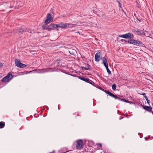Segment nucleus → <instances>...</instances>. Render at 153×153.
Returning a JSON list of instances; mask_svg holds the SVG:
<instances>
[{
  "label": "nucleus",
  "mask_w": 153,
  "mask_h": 153,
  "mask_svg": "<svg viewBox=\"0 0 153 153\" xmlns=\"http://www.w3.org/2000/svg\"><path fill=\"white\" fill-rule=\"evenodd\" d=\"M122 101H124L125 102H127V103H130L131 102V103H133V102H130L129 101L127 100H125L124 99H122Z\"/></svg>",
  "instance_id": "b1692460"
},
{
  "label": "nucleus",
  "mask_w": 153,
  "mask_h": 153,
  "mask_svg": "<svg viewBox=\"0 0 153 153\" xmlns=\"http://www.w3.org/2000/svg\"><path fill=\"white\" fill-rule=\"evenodd\" d=\"M134 38V36L132 33H128L125 34V38L131 40Z\"/></svg>",
  "instance_id": "6e6552de"
},
{
  "label": "nucleus",
  "mask_w": 153,
  "mask_h": 153,
  "mask_svg": "<svg viewBox=\"0 0 153 153\" xmlns=\"http://www.w3.org/2000/svg\"><path fill=\"white\" fill-rule=\"evenodd\" d=\"M66 28L68 27L72 28L73 27V24L70 23H66Z\"/></svg>",
  "instance_id": "a211bd4d"
},
{
  "label": "nucleus",
  "mask_w": 153,
  "mask_h": 153,
  "mask_svg": "<svg viewBox=\"0 0 153 153\" xmlns=\"http://www.w3.org/2000/svg\"><path fill=\"white\" fill-rule=\"evenodd\" d=\"M152 107L153 108V103H152Z\"/></svg>",
  "instance_id": "c03bdc74"
},
{
  "label": "nucleus",
  "mask_w": 153,
  "mask_h": 153,
  "mask_svg": "<svg viewBox=\"0 0 153 153\" xmlns=\"http://www.w3.org/2000/svg\"><path fill=\"white\" fill-rule=\"evenodd\" d=\"M74 115L76 117L77 116H78V113L77 112H75L74 114Z\"/></svg>",
  "instance_id": "72a5a7b5"
},
{
  "label": "nucleus",
  "mask_w": 153,
  "mask_h": 153,
  "mask_svg": "<svg viewBox=\"0 0 153 153\" xmlns=\"http://www.w3.org/2000/svg\"><path fill=\"white\" fill-rule=\"evenodd\" d=\"M88 65V68H86V67H84L83 66H81V68L82 70H88L89 69V67H90V65H89L88 64H87Z\"/></svg>",
  "instance_id": "dca6fc26"
},
{
  "label": "nucleus",
  "mask_w": 153,
  "mask_h": 153,
  "mask_svg": "<svg viewBox=\"0 0 153 153\" xmlns=\"http://www.w3.org/2000/svg\"><path fill=\"white\" fill-rule=\"evenodd\" d=\"M100 90H102H102H104L102 88L100 87Z\"/></svg>",
  "instance_id": "79ce46f5"
},
{
  "label": "nucleus",
  "mask_w": 153,
  "mask_h": 153,
  "mask_svg": "<svg viewBox=\"0 0 153 153\" xmlns=\"http://www.w3.org/2000/svg\"><path fill=\"white\" fill-rule=\"evenodd\" d=\"M118 36L120 37H122L125 38V34H123L122 35H119Z\"/></svg>",
  "instance_id": "bb28decb"
},
{
  "label": "nucleus",
  "mask_w": 153,
  "mask_h": 153,
  "mask_svg": "<svg viewBox=\"0 0 153 153\" xmlns=\"http://www.w3.org/2000/svg\"><path fill=\"white\" fill-rule=\"evenodd\" d=\"M39 71H40L41 73H44L46 72H51L55 71L54 68H47L41 70H39Z\"/></svg>",
  "instance_id": "423d86ee"
},
{
  "label": "nucleus",
  "mask_w": 153,
  "mask_h": 153,
  "mask_svg": "<svg viewBox=\"0 0 153 153\" xmlns=\"http://www.w3.org/2000/svg\"><path fill=\"white\" fill-rule=\"evenodd\" d=\"M117 2L118 3V4H119V7H120V8H122V7L121 6V4L120 3V2L118 1V0H117Z\"/></svg>",
  "instance_id": "cd10ccee"
},
{
  "label": "nucleus",
  "mask_w": 153,
  "mask_h": 153,
  "mask_svg": "<svg viewBox=\"0 0 153 153\" xmlns=\"http://www.w3.org/2000/svg\"><path fill=\"white\" fill-rule=\"evenodd\" d=\"M69 53H70L71 54H72V53H70V51H69Z\"/></svg>",
  "instance_id": "a18cd8bd"
},
{
  "label": "nucleus",
  "mask_w": 153,
  "mask_h": 153,
  "mask_svg": "<svg viewBox=\"0 0 153 153\" xmlns=\"http://www.w3.org/2000/svg\"><path fill=\"white\" fill-rule=\"evenodd\" d=\"M128 42L129 44H133L139 46H143L144 45V44L141 42L132 39H131V40H128Z\"/></svg>",
  "instance_id": "f03ea898"
},
{
  "label": "nucleus",
  "mask_w": 153,
  "mask_h": 153,
  "mask_svg": "<svg viewBox=\"0 0 153 153\" xmlns=\"http://www.w3.org/2000/svg\"><path fill=\"white\" fill-rule=\"evenodd\" d=\"M102 91L104 92L105 93H106L107 94H108V92H109V91H107V90H102Z\"/></svg>",
  "instance_id": "7c9ffc66"
},
{
  "label": "nucleus",
  "mask_w": 153,
  "mask_h": 153,
  "mask_svg": "<svg viewBox=\"0 0 153 153\" xmlns=\"http://www.w3.org/2000/svg\"><path fill=\"white\" fill-rule=\"evenodd\" d=\"M26 66H27V65H26L22 63V67H21V68H25L26 67Z\"/></svg>",
  "instance_id": "c756f323"
},
{
  "label": "nucleus",
  "mask_w": 153,
  "mask_h": 153,
  "mask_svg": "<svg viewBox=\"0 0 153 153\" xmlns=\"http://www.w3.org/2000/svg\"><path fill=\"white\" fill-rule=\"evenodd\" d=\"M3 66V64L2 63H0V68Z\"/></svg>",
  "instance_id": "c9c22d12"
},
{
  "label": "nucleus",
  "mask_w": 153,
  "mask_h": 153,
  "mask_svg": "<svg viewBox=\"0 0 153 153\" xmlns=\"http://www.w3.org/2000/svg\"><path fill=\"white\" fill-rule=\"evenodd\" d=\"M137 20L140 22H141V21L140 19H137Z\"/></svg>",
  "instance_id": "a19ab883"
},
{
  "label": "nucleus",
  "mask_w": 153,
  "mask_h": 153,
  "mask_svg": "<svg viewBox=\"0 0 153 153\" xmlns=\"http://www.w3.org/2000/svg\"><path fill=\"white\" fill-rule=\"evenodd\" d=\"M102 91L104 92L105 93H106L107 94H108V92H109V91H107V90H102Z\"/></svg>",
  "instance_id": "2f4dec72"
},
{
  "label": "nucleus",
  "mask_w": 153,
  "mask_h": 153,
  "mask_svg": "<svg viewBox=\"0 0 153 153\" xmlns=\"http://www.w3.org/2000/svg\"><path fill=\"white\" fill-rule=\"evenodd\" d=\"M73 76L78 78L79 79L82 80L83 81H84L93 85H94L93 84H94V83L89 78H85V77L83 76H77L76 75H74Z\"/></svg>",
  "instance_id": "7ed1b4c3"
},
{
  "label": "nucleus",
  "mask_w": 153,
  "mask_h": 153,
  "mask_svg": "<svg viewBox=\"0 0 153 153\" xmlns=\"http://www.w3.org/2000/svg\"><path fill=\"white\" fill-rule=\"evenodd\" d=\"M149 137H148V138H147V137H145V139L146 140H147L149 139Z\"/></svg>",
  "instance_id": "58836bf2"
},
{
  "label": "nucleus",
  "mask_w": 153,
  "mask_h": 153,
  "mask_svg": "<svg viewBox=\"0 0 153 153\" xmlns=\"http://www.w3.org/2000/svg\"><path fill=\"white\" fill-rule=\"evenodd\" d=\"M83 147V141L81 139L78 140L76 141V148L77 149L80 150Z\"/></svg>",
  "instance_id": "39448f33"
},
{
  "label": "nucleus",
  "mask_w": 153,
  "mask_h": 153,
  "mask_svg": "<svg viewBox=\"0 0 153 153\" xmlns=\"http://www.w3.org/2000/svg\"><path fill=\"white\" fill-rule=\"evenodd\" d=\"M15 62L16 65L19 67L21 68L22 63H21L20 61L17 59H16L15 60Z\"/></svg>",
  "instance_id": "9d476101"
},
{
  "label": "nucleus",
  "mask_w": 153,
  "mask_h": 153,
  "mask_svg": "<svg viewBox=\"0 0 153 153\" xmlns=\"http://www.w3.org/2000/svg\"><path fill=\"white\" fill-rule=\"evenodd\" d=\"M52 22L48 19H46L44 22L45 24V25H47L48 24L51 22Z\"/></svg>",
  "instance_id": "6ab92c4d"
},
{
  "label": "nucleus",
  "mask_w": 153,
  "mask_h": 153,
  "mask_svg": "<svg viewBox=\"0 0 153 153\" xmlns=\"http://www.w3.org/2000/svg\"><path fill=\"white\" fill-rule=\"evenodd\" d=\"M13 77V75L12 74H9L1 79V82L3 83L8 82Z\"/></svg>",
  "instance_id": "20e7f679"
},
{
  "label": "nucleus",
  "mask_w": 153,
  "mask_h": 153,
  "mask_svg": "<svg viewBox=\"0 0 153 153\" xmlns=\"http://www.w3.org/2000/svg\"><path fill=\"white\" fill-rule=\"evenodd\" d=\"M100 52L97 53L95 55V60L96 62H99L100 60Z\"/></svg>",
  "instance_id": "f8f14e48"
},
{
  "label": "nucleus",
  "mask_w": 153,
  "mask_h": 153,
  "mask_svg": "<svg viewBox=\"0 0 153 153\" xmlns=\"http://www.w3.org/2000/svg\"><path fill=\"white\" fill-rule=\"evenodd\" d=\"M121 119H122V118H120V120Z\"/></svg>",
  "instance_id": "de8ad7c7"
},
{
  "label": "nucleus",
  "mask_w": 153,
  "mask_h": 153,
  "mask_svg": "<svg viewBox=\"0 0 153 153\" xmlns=\"http://www.w3.org/2000/svg\"><path fill=\"white\" fill-rule=\"evenodd\" d=\"M142 30L138 29H137V30L134 29L133 30V31L134 32H135L136 34L137 35H140L141 33H142Z\"/></svg>",
  "instance_id": "9b49d317"
},
{
  "label": "nucleus",
  "mask_w": 153,
  "mask_h": 153,
  "mask_svg": "<svg viewBox=\"0 0 153 153\" xmlns=\"http://www.w3.org/2000/svg\"><path fill=\"white\" fill-rule=\"evenodd\" d=\"M56 24L52 23L49 25H43L42 28L44 30H47L48 31H51L54 30V28H56Z\"/></svg>",
  "instance_id": "f257e3e1"
},
{
  "label": "nucleus",
  "mask_w": 153,
  "mask_h": 153,
  "mask_svg": "<svg viewBox=\"0 0 153 153\" xmlns=\"http://www.w3.org/2000/svg\"><path fill=\"white\" fill-rule=\"evenodd\" d=\"M143 109L146 111H147L150 113H151L153 115V111L152 107L151 106L144 105H141Z\"/></svg>",
  "instance_id": "0eeeda50"
},
{
  "label": "nucleus",
  "mask_w": 153,
  "mask_h": 153,
  "mask_svg": "<svg viewBox=\"0 0 153 153\" xmlns=\"http://www.w3.org/2000/svg\"><path fill=\"white\" fill-rule=\"evenodd\" d=\"M103 60L102 63L103 64L105 68L108 67L107 59L105 57H103Z\"/></svg>",
  "instance_id": "ddd939ff"
},
{
  "label": "nucleus",
  "mask_w": 153,
  "mask_h": 153,
  "mask_svg": "<svg viewBox=\"0 0 153 153\" xmlns=\"http://www.w3.org/2000/svg\"><path fill=\"white\" fill-rule=\"evenodd\" d=\"M66 23H60L59 24H56V27H61L62 28H66Z\"/></svg>",
  "instance_id": "1a4fd4ad"
},
{
  "label": "nucleus",
  "mask_w": 153,
  "mask_h": 153,
  "mask_svg": "<svg viewBox=\"0 0 153 153\" xmlns=\"http://www.w3.org/2000/svg\"><path fill=\"white\" fill-rule=\"evenodd\" d=\"M40 71H39V70L37 71V72L38 73H40Z\"/></svg>",
  "instance_id": "4c0bfd02"
},
{
  "label": "nucleus",
  "mask_w": 153,
  "mask_h": 153,
  "mask_svg": "<svg viewBox=\"0 0 153 153\" xmlns=\"http://www.w3.org/2000/svg\"><path fill=\"white\" fill-rule=\"evenodd\" d=\"M46 18L48 20H51V22H52L53 19V18L52 17L51 14L50 13L47 14L46 16Z\"/></svg>",
  "instance_id": "4468645a"
},
{
  "label": "nucleus",
  "mask_w": 153,
  "mask_h": 153,
  "mask_svg": "<svg viewBox=\"0 0 153 153\" xmlns=\"http://www.w3.org/2000/svg\"><path fill=\"white\" fill-rule=\"evenodd\" d=\"M5 126V123L4 122H0V128H2L4 127Z\"/></svg>",
  "instance_id": "2eb2a0df"
},
{
  "label": "nucleus",
  "mask_w": 153,
  "mask_h": 153,
  "mask_svg": "<svg viewBox=\"0 0 153 153\" xmlns=\"http://www.w3.org/2000/svg\"><path fill=\"white\" fill-rule=\"evenodd\" d=\"M139 94H140L141 95H143V96L144 97V98H146V97H147L146 96V94L145 93H142L141 94L139 93Z\"/></svg>",
  "instance_id": "393cba45"
},
{
  "label": "nucleus",
  "mask_w": 153,
  "mask_h": 153,
  "mask_svg": "<svg viewBox=\"0 0 153 153\" xmlns=\"http://www.w3.org/2000/svg\"><path fill=\"white\" fill-rule=\"evenodd\" d=\"M122 11L123 12H124V14H126V12L124 11V10H123V9H122Z\"/></svg>",
  "instance_id": "e433bc0d"
},
{
  "label": "nucleus",
  "mask_w": 153,
  "mask_h": 153,
  "mask_svg": "<svg viewBox=\"0 0 153 153\" xmlns=\"http://www.w3.org/2000/svg\"><path fill=\"white\" fill-rule=\"evenodd\" d=\"M97 145H98L100 146V148H99V149H100V148H102V145L101 143H97Z\"/></svg>",
  "instance_id": "473e14b6"
},
{
  "label": "nucleus",
  "mask_w": 153,
  "mask_h": 153,
  "mask_svg": "<svg viewBox=\"0 0 153 153\" xmlns=\"http://www.w3.org/2000/svg\"><path fill=\"white\" fill-rule=\"evenodd\" d=\"M124 40V39H122L121 40V41L122 42H123V41Z\"/></svg>",
  "instance_id": "37998d69"
},
{
  "label": "nucleus",
  "mask_w": 153,
  "mask_h": 153,
  "mask_svg": "<svg viewBox=\"0 0 153 153\" xmlns=\"http://www.w3.org/2000/svg\"><path fill=\"white\" fill-rule=\"evenodd\" d=\"M50 12L54 14V13H53V10L52 9H51L50 10Z\"/></svg>",
  "instance_id": "f704fd0d"
},
{
  "label": "nucleus",
  "mask_w": 153,
  "mask_h": 153,
  "mask_svg": "<svg viewBox=\"0 0 153 153\" xmlns=\"http://www.w3.org/2000/svg\"><path fill=\"white\" fill-rule=\"evenodd\" d=\"M116 88V85L115 84H114L112 85V89L114 90H115Z\"/></svg>",
  "instance_id": "412c9836"
},
{
  "label": "nucleus",
  "mask_w": 153,
  "mask_h": 153,
  "mask_svg": "<svg viewBox=\"0 0 153 153\" xmlns=\"http://www.w3.org/2000/svg\"><path fill=\"white\" fill-rule=\"evenodd\" d=\"M141 35H143V36H146V34L145 33H144V32H143V30H142V33H141Z\"/></svg>",
  "instance_id": "c85d7f7f"
},
{
  "label": "nucleus",
  "mask_w": 153,
  "mask_h": 153,
  "mask_svg": "<svg viewBox=\"0 0 153 153\" xmlns=\"http://www.w3.org/2000/svg\"><path fill=\"white\" fill-rule=\"evenodd\" d=\"M106 68V69L107 70V72L108 74H111V72L110 70L108 68V67H107L106 68Z\"/></svg>",
  "instance_id": "4be33fe9"
},
{
  "label": "nucleus",
  "mask_w": 153,
  "mask_h": 153,
  "mask_svg": "<svg viewBox=\"0 0 153 153\" xmlns=\"http://www.w3.org/2000/svg\"><path fill=\"white\" fill-rule=\"evenodd\" d=\"M115 99H117L119 101H122V99H121L120 98L118 97L117 95H116V97L114 98Z\"/></svg>",
  "instance_id": "a878e982"
},
{
  "label": "nucleus",
  "mask_w": 153,
  "mask_h": 153,
  "mask_svg": "<svg viewBox=\"0 0 153 153\" xmlns=\"http://www.w3.org/2000/svg\"><path fill=\"white\" fill-rule=\"evenodd\" d=\"M108 95L110 96L113 97L114 98L116 97V95H115L114 94H113L110 91H109L108 93Z\"/></svg>",
  "instance_id": "f3484780"
},
{
  "label": "nucleus",
  "mask_w": 153,
  "mask_h": 153,
  "mask_svg": "<svg viewBox=\"0 0 153 153\" xmlns=\"http://www.w3.org/2000/svg\"><path fill=\"white\" fill-rule=\"evenodd\" d=\"M49 153H55V151H53V152H50Z\"/></svg>",
  "instance_id": "ea45409f"
},
{
  "label": "nucleus",
  "mask_w": 153,
  "mask_h": 153,
  "mask_svg": "<svg viewBox=\"0 0 153 153\" xmlns=\"http://www.w3.org/2000/svg\"><path fill=\"white\" fill-rule=\"evenodd\" d=\"M24 31V30L23 29H19L18 30L17 32L20 34H22Z\"/></svg>",
  "instance_id": "aec40b11"
},
{
  "label": "nucleus",
  "mask_w": 153,
  "mask_h": 153,
  "mask_svg": "<svg viewBox=\"0 0 153 153\" xmlns=\"http://www.w3.org/2000/svg\"><path fill=\"white\" fill-rule=\"evenodd\" d=\"M144 32H147V31H146V30H145Z\"/></svg>",
  "instance_id": "49530a36"
},
{
  "label": "nucleus",
  "mask_w": 153,
  "mask_h": 153,
  "mask_svg": "<svg viewBox=\"0 0 153 153\" xmlns=\"http://www.w3.org/2000/svg\"><path fill=\"white\" fill-rule=\"evenodd\" d=\"M146 100V101H147V102L148 103V105H150V100H149L148 97H146V98H145Z\"/></svg>",
  "instance_id": "5701e85b"
}]
</instances>
